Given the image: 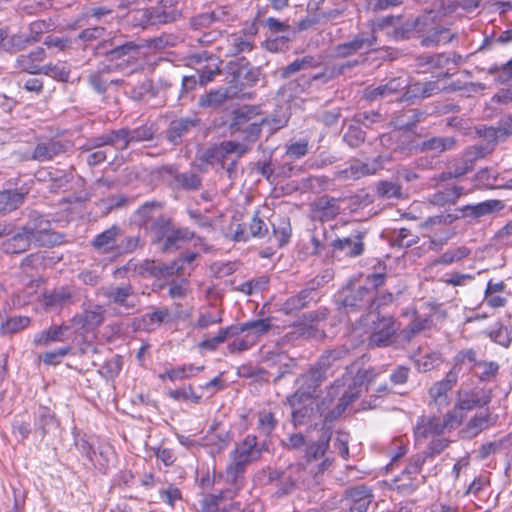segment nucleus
I'll list each match as a JSON object with an SVG mask.
<instances>
[{"label": "nucleus", "instance_id": "nucleus-1", "mask_svg": "<svg viewBox=\"0 0 512 512\" xmlns=\"http://www.w3.org/2000/svg\"><path fill=\"white\" fill-rule=\"evenodd\" d=\"M262 451L263 448L254 435H247L242 441L235 444L230 453V463L226 467L227 481L231 486L242 489L246 467L259 460Z\"/></svg>", "mask_w": 512, "mask_h": 512}, {"label": "nucleus", "instance_id": "nucleus-2", "mask_svg": "<svg viewBox=\"0 0 512 512\" xmlns=\"http://www.w3.org/2000/svg\"><path fill=\"white\" fill-rule=\"evenodd\" d=\"M55 242L54 234L50 231L48 221L42 219L37 224V219L27 223L22 232L13 235L2 243V249L7 254L25 252L31 243L37 246L51 245Z\"/></svg>", "mask_w": 512, "mask_h": 512}, {"label": "nucleus", "instance_id": "nucleus-3", "mask_svg": "<svg viewBox=\"0 0 512 512\" xmlns=\"http://www.w3.org/2000/svg\"><path fill=\"white\" fill-rule=\"evenodd\" d=\"M320 476L315 473H309V468L304 463L289 465L285 470H270L268 480L270 482L278 481V493L281 495L291 493L300 485L310 487L319 483Z\"/></svg>", "mask_w": 512, "mask_h": 512}, {"label": "nucleus", "instance_id": "nucleus-4", "mask_svg": "<svg viewBox=\"0 0 512 512\" xmlns=\"http://www.w3.org/2000/svg\"><path fill=\"white\" fill-rule=\"evenodd\" d=\"M230 128L234 133H241L245 140L256 141L262 131L259 107L244 106L233 111Z\"/></svg>", "mask_w": 512, "mask_h": 512}, {"label": "nucleus", "instance_id": "nucleus-5", "mask_svg": "<svg viewBox=\"0 0 512 512\" xmlns=\"http://www.w3.org/2000/svg\"><path fill=\"white\" fill-rule=\"evenodd\" d=\"M330 436L323 434L317 441L309 442L306 445L304 464L309 468V473L321 476L332 464V460L326 457L329 448Z\"/></svg>", "mask_w": 512, "mask_h": 512}, {"label": "nucleus", "instance_id": "nucleus-6", "mask_svg": "<svg viewBox=\"0 0 512 512\" xmlns=\"http://www.w3.org/2000/svg\"><path fill=\"white\" fill-rule=\"evenodd\" d=\"M328 370L327 367H322L320 360H318L306 374L301 376L299 379L302 382L301 388L287 398V403L295 406L303 398L313 397L321 382L327 377Z\"/></svg>", "mask_w": 512, "mask_h": 512}, {"label": "nucleus", "instance_id": "nucleus-7", "mask_svg": "<svg viewBox=\"0 0 512 512\" xmlns=\"http://www.w3.org/2000/svg\"><path fill=\"white\" fill-rule=\"evenodd\" d=\"M239 491L240 489L231 486L216 494L205 493L199 501V507L196 512H231L232 510H239L241 507L239 502H230L229 504L222 505L224 501H232Z\"/></svg>", "mask_w": 512, "mask_h": 512}, {"label": "nucleus", "instance_id": "nucleus-8", "mask_svg": "<svg viewBox=\"0 0 512 512\" xmlns=\"http://www.w3.org/2000/svg\"><path fill=\"white\" fill-rule=\"evenodd\" d=\"M397 329L396 322L392 317L377 316V320L373 321L372 332L369 336V346H389Z\"/></svg>", "mask_w": 512, "mask_h": 512}, {"label": "nucleus", "instance_id": "nucleus-9", "mask_svg": "<svg viewBox=\"0 0 512 512\" xmlns=\"http://www.w3.org/2000/svg\"><path fill=\"white\" fill-rule=\"evenodd\" d=\"M102 295L108 299L110 304H114L123 309L127 314L135 310L137 302L134 299V289L130 284L121 286H110L103 288Z\"/></svg>", "mask_w": 512, "mask_h": 512}, {"label": "nucleus", "instance_id": "nucleus-10", "mask_svg": "<svg viewBox=\"0 0 512 512\" xmlns=\"http://www.w3.org/2000/svg\"><path fill=\"white\" fill-rule=\"evenodd\" d=\"M366 232L361 230H353L347 237L337 238L332 243V248L335 252L345 257H358L363 254L365 244Z\"/></svg>", "mask_w": 512, "mask_h": 512}, {"label": "nucleus", "instance_id": "nucleus-11", "mask_svg": "<svg viewBox=\"0 0 512 512\" xmlns=\"http://www.w3.org/2000/svg\"><path fill=\"white\" fill-rule=\"evenodd\" d=\"M382 167L378 158L369 162L354 161L349 167L337 172L338 179L356 180L361 177L375 174Z\"/></svg>", "mask_w": 512, "mask_h": 512}, {"label": "nucleus", "instance_id": "nucleus-12", "mask_svg": "<svg viewBox=\"0 0 512 512\" xmlns=\"http://www.w3.org/2000/svg\"><path fill=\"white\" fill-rule=\"evenodd\" d=\"M458 377L454 372L448 371L445 377L436 382L429 390V396L439 407L449 405L448 392L457 383Z\"/></svg>", "mask_w": 512, "mask_h": 512}, {"label": "nucleus", "instance_id": "nucleus-13", "mask_svg": "<svg viewBox=\"0 0 512 512\" xmlns=\"http://www.w3.org/2000/svg\"><path fill=\"white\" fill-rule=\"evenodd\" d=\"M376 41L373 33L366 35L361 33L357 35L352 41L339 44L335 48V52L339 57H348L356 52L371 48Z\"/></svg>", "mask_w": 512, "mask_h": 512}, {"label": "nucleus", "instance_id": "nucleus-14", "mask_svg": "<svg viewBox=\"0 0 512 512\" xmlns=\"http://www.w3.org/2000/svg\"><path fill=\"white\" fill-rule=\"evenodd\" d=\"M78 319V322L86 331H93L103 324L105 320V309L101 305L90 304L83 309Z\"/></svg>", "mask_w": 512, "mask_h": 512}, {"label": "nucleus", "instance_id": "nucleus-15", "mask_svg": "<svg viewBox=\"0 0 512 512\" xmlns=\"http://www.w3.org/2000/svg\"><path fill=\"white\" fill-rule=\"evenodd\" d=\"M444 433L440 424L439 417H422L416 424L414 429L415 438L417 441L426 440L428 438H435Z\"/></svg>", "mask_w": 512, "mask_h": 512}, {"label": "nucleus", "instance_id": "nucleus-16", "mask_svg": "<svg viewBox=\"0 0 512 512\" xmlns=\"http://www.w3.org/2000/svg\"><path fill=\"white\" fill-rule=\"evenodd\" d=\"M58 425L59 423L55 415L48 408H39L38 412L35 414L34 427L35 434H38L41 440L44 439L51 430L56 429Z\"/></svg>", "mask_w": 512, "mask_h": 512}, {"label": "nucleus", "instance_id": "nucleus-17", "mask_svg": "<svg viewBox=\"0 0 512 512\" xmlns=\"http://www.w3.org/2000/svg\"><path fill=\"white\" fill-rule=\"evenodd\" d=\"M163 171L173 176V184L177 188L197 190L201 186V179L193 172L178 173L174 166L163 167Z\"/></svg>", "mask_w": 512, "mask_h": 512}, {"label": "nucleus", "instance_id": "nucleus-18", "mask_svg": "<svg viewBox=\"0 0 512 512\" xmlns=\"http://www.w3.org/2000/svg\"><path fill=\"white\" fill-rule=\"evenodd\" d=\"M475 165V157L467 151L461 159L455 160L447 172L441 174V180L446 181L452 178H459L470 172Z\"/></svg>", "mask_w": 512, "mask_h": 512}, {"label": "nucleus", "instance_id": "nucleus-19", "mask_svg": "<svg viewBox=\"0 0 512 512\" xmlns=\"http://www.w3.org/2000/svg\"><path fill=\"white\" fill-rule=\"evenodd\" d=\"M372 301V290L369 287L361 286L357 290L350 291L343 299L346 308H369Z\"/></svg>", "mask_w": 512, "mask_h": 512}, {"label": "nucleus", "instance_id": "nucleus-20", "mask_svg": "<svg viewBox=\"0 0 512 512\" xmlns=\"http://www.w3.org/2000/svg\"><path fill=\"white\" fill-rule=\"evenodd\" d=\"M349 497L352 500L349 512H368L373 495L370 489L359 486L349 490Z\"/></svg>", "mask_w": 512, "mask_h": 512}, {"label": "nucleus", "instance_id": "nucleus-21", "mask_svg": "<svg viewBox=\"0 0 512 512\" xmlns=\"http://www.w3.org/2000/svg\"><path fill=\"white\" fill-rule=\"evenodd\" d=\"M45 56V50L39 47L28 55L19 56L17 59L18 67L30 74H40L42 68L40 63L43 62Z\"/></svg>", "mask_w": 512, "mask_h": 512}, {"label": "nucleus", "instance_id": "nucleus-22", "mask_svg": "<svg viewBox=\"0 0 512 512\" xmlns=\"http://www.w3.org/2000/svg\"><path fill=\"white\" fill-rule=\"evenodd\" d=\"M478 361L477 351L474 348L461 349L453 357V366L449 371L454 372L458 377L462 367L468 366L469 370L473 372L474 368L477 366Z\"/></svg>", "mask_w": 512, "mask_h": 512}, {"label": "nucleus", "instance_id": "nucleus-23", "mask_svg": "<svg viewBox=\"0 0 512 512\" xmlns=\"http://www.w3.org/2000/svg\"><path fill=\"white\" fill-rule=\"evenodd\" d=\"M27 192L17 190L0 191V214L18 209L25 201Z\"/></svg>", "mask_w": 512, "mask_h": 512}, {"label": "nucleus", "instance_id": "nucleus-24", "mask_svg": "<svg viewBox=\"0 0 512 512\" xmlns=\"http://www.w3.org/2000/svg\"><path fill=\"white\" fill-rule=\"evenodd\" d=\"M490 402V397L483 391H470L459 395L457 407L460 410H472L485 406Z\"/></svg>", "mask_w": 512, "mask_h": 512}, {"label": "nucleus", "instance_id": "nucleus-25", "mask_svg": "<svg viewBox=\"0 0 512 512\" xmlns=\"http://www.w3.org/2000/svg\"><path fill=\"white\" fill-rule=\"evenodd\" d=\"M193 237L194 233L190 231L189 228H172L163 242V250H176L181 246V244L191 240Z\"/></svg>", "mask_w": 512, "mask_h": 512}, {"label": "nucleus", "instance_id": "nucleus-26", "mask_svg": "<svg viewBox=\"0 0 512 512\" xmlns=\"http://www.w3.org/2000/svg\"><path fill=\"white\" fill-rule=\"evenodd\" d=\"M313 289H303L297 295L289 297L281 306V311L285 314H292L302 308L312 300Z\"/></svg>", "mask_w": 512, "mask_h": 512}, {"label": "nucleus", "instance_id": "nucleus-27", "mask_svg": "<svg viewBox=\"0 0 512 512\" xmlns=\"http://www.w3.org/2000/svg\"><path fill=\"white\" fill-rule=\"evenodd\" d=\"M469 254H470V250L464 246L447 250L443 254H441L439 257L432 260L428 264V268L433 269L434 267H436L438 265H444V266L451 265L453 263L459 262L462 259L468 257Z\"/></svg>", "mask_w": 512, "mask_h": 512}, {"label": "nucleus", "instance_id": "nucleus-28", "mask_svg": "<svg viewBox=\"0 0 512 512\" xmlns=\"http://www.w3.org/2000/svg\"><path fill=\"white\" fill-rule=\"evenodd\" d=\"M406 87V81L402 78H392L387 83L379 85L371 89L367 93L370 100H375L379 97H386L392 95Z\"/></svg>", "mask_w": 512, "mask_h": 512}, {"label": "nucleus", "instance_id": "nucleus-29", "mask_svg": "<svg viewBox=\"0 0 512 512\" xmlns=\"http://www.w3.org/2000/svg\"><path fill=\"white\" fill-rule=\"evenodd\" d=\"M455 34L452 33L449 29L435 26L431 30H429L428 34L423 37L421 43L423 46H438L440 44H447L452 41Z\"/></svg>", "mask_w": 512, "mask_h": 512}, {"label": "nucleus", "instance_id": "nucleus-30", "mask_svg": "<svg viewBox=\"0 0 512 512\" xmlns=\"http://www.w3.org/2000/svg\"><path fill=\"white\" fill-rule=\"evenodd\" d=\"M455 146L456 140L454 137H432L421 142L419 148L422 152L442 153L453 149Z\"/></svg>", "mask_w": 512, "mask_h": 512}, {"label": "nucleus", "instance_id": "nucleus-31", "mask_svg": "<svg viewBox=\"0 0 512 512\" xmlns=\"http://www.w3.org/2000/svg\"><path fill=\"white\" fill-rule=\"evenodd\" d=\"M118 233V227H110L109 229L103 231L94 238L93 247L101 253H107L113 250L115 247L116 237Z\"/></svg>", "mask_w": 512, "mask_h": 512}, {"label": "nucleus", "instance_id": "nucleus-32", "mask_svg": "<svg viewBox=\"0 0 512 512\" xmlns=\"http://www.w3.org/2000/svg\"><path fill=\"white\" fill-rule=\"evenodd\" d=\"M64 152V145L58 141L39 143L33 152V158L38 161H49Z\"/></svg>", "mask_w": 512, "mask_h": 512}, {"label": "nucleus", "instance_id": "nucleus-33", "mask_svg": "<svg viewBox=\"0 0 512 512\" xmlns=\"http://www.w3.org/2000/svg\"><path fill=\"white\" fill-rule=\"evenodd\" d=\"M73 292L68 287H60L44 295L47 307H61L72 302Z\"/></svg>", "mask_w": 512, "mask_h": 512}, {"label": "nucleus", "instance_id": "nucleus-34", "mask_svg": "<svg viewBox=\"0 0 512 512\" xmlns=\"http://www.w3.org/2000/svg\"><path fill=\"white\" fill-rule=\"evenodd\" d=\"M157 94L158 89L154 86L153 81L148 78L133 85L130 90L132 99L136 101H146L156 97Z\"/></svg>", "mask_w": 512, "mask_h": 512}, {"label": "nucleus", "instance_id": "nucleus-35", "mask_svg": "<svg viewBox=\"0 0 512 512\" xmlns=\"http://www.w3.org/2000/svg\"><path fill=\"white\" fill-rule=\"evenodd\" d=\"M204 369V366H194L192 364H184L182 366L169 369L159 375L161 380L169 379L171 381L187 379Z\"/></svg>", "mask_w": 512, "mask_h": 512}, {"label": "nucleus", "instance_id": "nucleus-36", "mask_svg": "<svg viewBox=\"0 0 512 512\" xmlns=\"http://www.w3.org/2000/svg\"><path fill=\"white\" fill-rule=\"evenodd\" d=\"M169 317L170 312L167 308L155 309L154 311L142 316V324L145 330L154 331L164 322L168 321Z\"/></svg>", "mask_w": 512, "mask_h": 512}, {"label": "nucleus", "instance_id": "nucleus-37", "mask_svg": "<svg viewBox=\"0 0 512 512\" xmlns=\"http://www.w3.org/2000/svg\"><path fill=\"white\" fill-rule=\"evenodd\" d=\"M273 234L270 238L277 247H282L288 243L291 236V225L288 218H280L277 223H273Z\"/></svg>", "mask_w": 512, "mask_h": 512}, {"label": "nucleus", "instance_id": "nucleus-38", "mask_svg": "<svg viewBox=\"0 0 512 512\" xmlns=\"http://www.w3.org/2000/svg\"><path fill=\"white\" fill-rule=\"evenodd\" d=\"M163 205L157 201L146 202L134 214V221L140 226H146L153 221L154 213L160 211Z\"/></svg>", "mask_w": 512, "mask_h": 512}, {"label": "nucleus", "instance_id": "nucleus-39", "mask_svg": "<svg viewBox=\"0 0 512 512\" xmlns=\"http://www.w3.org/2000/svg\"><path fill=\"white\" fill-rule=\"evenodd\" d=\"M148 229L153 235L155 242H164L172 229L171 220L163 215H159L153 219Z\"/></svg>", "mask_w": 512, "mask_h": 512}, {"label": "nucleus", "instance_id": "nucleus-40", "mask_svg": "<svg viewBox=\"0 0 512 512\" xmlns=\"http://www.w3.org/2000/svg\"><path fill=\"white\" fill-rule=\"evenodd\" d=\"M42 33V23L34 22L31 24V34H17L13 35L11 38V43L14 47L21 50L24 49L27 45L35 43L39 41V35Z\"/></svg>", "mask_w": 512, "mask_h": 512}, {"label": "nucleus", "instance_id": "nucleus-41", "mask_svg": "<svg viewBox=\"0 0 512 512\" xmlns=\"http://www.w3.org/2000/svg\"><path fill=\"white\" fill-rule=\"evenodd\" d=\"M237 335V326H228L221 328L218 333L211 338L204 339L199 343V347L208 350L216 349L220 344L224 343L229 337Z\"/></svg>", "mask_w": 512, "mask_h": 512}, {"label": "nucleus", "instance_id": "nucleus-42", "mask_svg": "<svg viewBox=\"0 0 512 512\" xmlns=\"http://www.w3.org/2000/svg\"><path fill=\"white\" fill-rule=\"evenodd\" d=\"M463 194V187L453 186L445 188L436 192L432 196V203L438 206H445L446 204H454L456 200Z\"/></svg>", "mask_w": 512, "mask_h": 512}, {"label": "nucleus", "instance_id": "nucleus-43", "mask_svg": "<svg viewBox=\"0 0 512 512\" xmlns=\"http://www.w3.org/2000/svg\"><path fill=\"white\" fill-rule=\"evenodd\" d=\"M194 125L195 122L190 119L181 118L172 121L167 131L168 140L173 144H177L189 128Z\"/></svg>", "mask_w": 512, "mask_h": 512}, {"label": "nucleus", "instance_id": "nucleus-44", "mask_svg": "<svg viewBox=\"0 0 512 512\" xmlns=\"http://www.w3.org/2000/svg\"><path fill=\"white\" fill-rule=\"evenodd\" d=\"M66 330L67 327L65 326H55L41 331L34 336V343L39 346H47L52 342L62 341V336Z\"/></svg>", "mask_w": 512, "mask_h": 512}, {"label": "nucleus", "instance_id": "nucleus-45", "mask_svg": "<svg viewBox=\"0 0 512 512\" xmlns=\"http://www.w3.org/2000/svg\"><path fill=\"white\" fill-rule=\"evenodd\" d=\"M504 208V204L500 200H487L476 205H469L466 210L469 214L474 217H481L493 213L494 211H500Z\"/></svg>", "mask_w": 512, "mask_h": 512}, {"label": "nucleus", "instance_id": "nucleus-46", "mask_svg": "<svg viewBox=\"0 0 512 512\" xmlns=\"http://www.w3.org/2000/svg\"><path fill=\"white\" fill-rule=\"evenodd\" d=\"M349 356V349L341 346L338 348H335L333 350H329L326 353H324L320 358V365L322 367H327L328 369L336 366L337 368L340 367L338 364L342 360L346 359Z\"/></svg>", "mask_w": 512, "mask_h": 512}, {"label": "nucleus", "instance_id": "nucleus-47", "mask_svg": "<svg viewBox=\"0 0 512 512\" xmlns=\"http://www.w3.org/2000/svg\"><path fill=\"white\" fill-rule=\"evenodd\" d=\"M442 362V354L435 351L421 354L415 361L416 367L420 372L431 371L440 366Z\"/></svg>", "mask_w": 512, "mask_h": 512}, {"label": "nucleus", "instance_id": "nucleus-48", "mask_svg": "<svg viewBox=\"0 0 512 512\" xmlns=\"http://www.w3.org/2000/svg\"><path fill=\"white\" fill-rule=\"evenodd\" d=\"M499 364L495 361L479 360L473 372L481 381L493 380L499 372Z\"/></svg>", "mask_w": 512, "mask_h": 512}, {"label": "nucleus", "instance_id": "nucleus-49", "mask_svg": "<svg viewBox=\"0 0 512 512\" xmlns=\"http://www.w3.org/2000/svg\"><path fill=\"white\" fill-rule=\"evenodd\" d=\"M140 47L133 42H126L121 45H116L111 50L107 51L106 54L110 57L111 60H118L123 58L124 56H128V60L130 58L135 59L139 54Z\"/></svg>", "mask_w": 512, "mask_h": 512}, {"label": "nucleus", "instance_id": "nucleus-50", "mask_svg": "<svg viewBox=\"0 0 512 512\" xmlns=\"http://www.w3.org/2000/svg\"><path fill=\"white\" fill-rule=\"evenodd\" d=\"M261 122L262 127H267L270 133H274L287 125L288 116L282 111H275L266 117L261 115Z\"/></svg>", "mask_w": 512, "mask_h": 512}, {"label": "nucleus", "instance_id": "nucleus-51", "mask_svg": "<svg viewBox=\"0 0 512 512\" xmlns=\"http://www.w3.org/2000/svg\"><path fill=\"white\" fill-rule=\"evenodd\" d=\"M318 65V62L315 60L313 56H304L301 59H296L293 62H291L289 65H287L282 70V76L283 77H289L290 75L299 72L301 70H306L308 68L316 67Z\"/></svg>", "mask_w": 512, "mask_h": 512}, {"label": "nucleus", "instance_id": "nucleus-52", "mask_svg": "<svg viewBox=\"0 0 512 512\" xmlns=\"http://www.w3.org/2000/svg\"><path fill=\"white\" fill-rule=\"evenodd\" d=\"M271 326L272 325L269 318L250 321L237 326V335L244 331H251L255 337H258L266 333L271 328Z\"/></svg>", "mask_w": 512, "mask_h": 512}, {"label": "nucleus", "instance_id": "nucleus-53", "mask_svg": "<svg viewBox=\"0 0 512 512\" xmlns=\"http://www.w3.org/2000/svg\"><path fill=\"white\" fill-rule=\"evenodd\" d=\"M377 194L385 199H401L403 197L401 185L391 181H381L377 185Z\"/></svg>", "mask_w": 512, "mask_h": 512}, {"label": "nucleus", "instance_id": "nucleus-54", "mask_svg": "<svg viewBox=\"0 0 512 512\" xmlns=\"http://www.w3.org/2000/svg\"><path fill=\"white\" fill-rule=\"evenodd\" d=\"M230 97V90L228 88H220L211 91L200 99V105L203 107H217L221 105Z\"/></svg>", "mask_w": 512, "mask_h": 512}, {"label": "nucleus", "instance_id": "nucleus-55", "mask_svg": "<svg viewBox=\"0 0 512 512\" xmlns=\"http://www.w3.org/2000/svg\"><path fill=\"white\" fill-rule=\"evenodd\" d=\"M454 219L455 217L451 214L433 216L422 224V228L437 235L438 231H442L443 227L452 223Z\"/></svg>", "mask_w": 512, "mask_h": 512}, {"label": "nucleus", "instance_id": "nucleus-56", "mask_svg": "<svg viewBox=\"0 0 512 512\" xmlns=\"http://www.w3.org/2000/svg\"><path fill=\"white\" fill-rule=\"evenodd\" d=\"M139 273L143 276H165L169 275L172 268L166 265L156 264L154 261L146 260L139 265Z\"/></svg>", "mask_w": 512, "mask_h": 512}, {"label": "nucleus", "instance_id": "nucleus-57", "mask_svg": "<svg viewBox=\"0 0 512 512\" xmlns=\"http://www.w3.org/2000/svg\"><path fill=\"white\" fill-rule=\"evenodd\" d=\"M493 425L491 415L489 413H479L475 415L467 424L469 432L477 435L479 432Z\"/></svg>", "mask_w": 512, "mask_h": 512}, {"label": "nucleus", "instance_id": "nucleus-58", "mask_svg": "<svg viewBox=\"0 0 512 512\" xmlns=\"http://www.w3.org/2000/svg\"><path fill=\"white\" fill-rule=\"evenodd\" d=\"M410 89L414 96H419L422 98L430 97L442 90L437 81H430L425 83L417 82L413 84Z\"/></svg>", "mask_w": 512, "mask_h": 512}, {"label": "nucleus", "instance_id": "nucleus-59", "mask_svg": "<svg viewBox=\"0 0 512 512\" xmlns=\"http://www.w3.org/2000/svg\"><path fill=\"white\" fill-rule=\"evenodd\" d=\"M432 321L428 317H415L413 321L403 330L407 339H411L420 332L428 329Z\"/></svg>", "mask_w": 512, "mask_h": 512}, {"label": "nucleus", "instance_id": "nucleus-60", "mask_svg": "<svg viewBox=\"0 0 512 512\" xmlns=\"http://www.w3.org/2000/svg\"><path fill=\"white\" fill-rule=\"evenodd\" d=\"M360 396V389L357 383L354 381L353 385H350L348 390H346L341 398L339 399V403L337 405V414H341L345 411V409Z\"/></svg>", "mask_w": 512, "mask_h": 512}, {"label": "nucleus", "instance_id": "nucleus-61", "mask_svg": "<svg viewBox=\"0 0 512 512\" xmlns=\"http://www.w3.org/2000/svg\"><path fill=\"white\" fill-rule=\"evenodd\" d=\"M30 318L26 316H14L9 318L2 324L1 330L3 333H17L20 330L28 327Z\"/></svg>", "mask_w": 512, "mask_h": 512}, {"label": "nucleus", "instance_id": "nucleus-62", "mask_svg": "<svg viewBox=\"0 0 512 512\" xmlns=\"http://www.w3.org/2000/svg\"><path fill=\"white\" fill-rule=\"evenodd\" d=\"M89 83L97 92L103 93L109 83H117V81L109 79L107 71H97L89 76Z\"/></svg>", "mask_w": 512, "mask_h": 512}, {"label": "nucleus", "instance_id": "nucleus-63", "mask_svg": "<svg viewBox=\"0 0 512 512\" xmlns=\"http://www.w3.org/2000/svg\"><path fill=\"white\" fill-rule=\"evenodd\" d=\"M269 279L266 276H261L255 279L243 282L239 286V290L247 295L264 290L268 285Z\"/></svg>", "mask_w": 512, "mask_h": 512}, {"label": "nucleus", "instance_id": "nucleus-64", "mask_svg": "<svg viewBox=\"0 0 512 512\" xmlns=\"http://www.w3.org/2000/svg\"><path fill=\"white\" fill-rule=\"evenodd\" d=\"M491 340L504 348H508L512 343V335L507 327L500 325L497 329L489 332Z\"/></svg>", "mask_w": 512, "mask_h": 512}]
</instances>
